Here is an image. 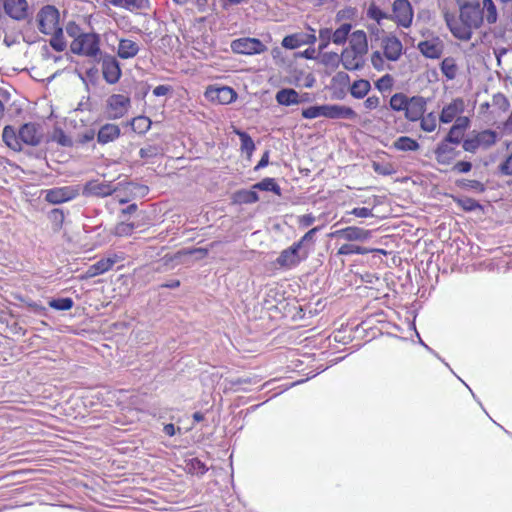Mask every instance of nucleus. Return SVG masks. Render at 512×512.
<instances>
[{
	"label": "nucleus",
	"mask_w": 512,
	"mask_h": 512,
	"mask_svg": "<svg viewBox=\"0 0 512 512\" xmlns=\"http://www.w3.org/2000/svg\"><path fill=\"white\" fill-rule=\"evenodd\" d=\"M119 260L120 257L116 254L112 255L111 257L101 258L96 263L88 267L85 275L82 278L89 279L104 274L105 272L112 269L113 265Z\"/></svg>",
	"instance_id": "obj_22"
},
{
	"label": "nucleus",
	"mask_w": 512,
	"mask_h": 512,
	"mask_svg": "<svg viewBox=\"0 0 512 512\" xmlns=\"http://www.w3.org/2000/svg\"><path fill=\"white\" fill-rule=\"evenodd\" d=\"M204 95L211 102L222 105L230 104L237 98V93L229 86H209L206 88Z\"/></svg>",
	"instance_id": "obj_15"
},
{
	"label": "nucleus",
	"mask_w": 512,
	"mask_h": 512,
	"mask_svg": "<svg viewBox=\"0 0 512 512\" xmlns=\"http://www.w3.org/2000/svg\"><path fill=\"white\" fill-rule=\"evenodd\" d=\"M300 248L293 243L288 248L281 251L275 260V265L278 268L290 270L297 267L302 261L306 260L308 253L300 254Z\"/></svg>",
	"instance_id": "obj_11"
},
{
	"label": "nucleus",
	"mask_w": 512,
	"mask_h": 512,
	"mask_svg": "<svg viewBox=\"0 0 512 512\" xmlns=\"http://www.w3.org/2000/svg\"><path fill=\"white\" fill-rule=\"evenodd\" d=\"M311 33L309 34H301L303 45H312L316 42L317 37L315 35V30L310 29Z\"/></svg>",
	"instance_id": "obj_61"
},
{
	"label": "nucleus",
	"mask_w": 512,
	"mask_h": 512,
	"mask_svg": "<svg viewBox=\"0 0 512 512\" xmlns=\"http://www.w3.org/2000/svg\"><path fill=\"white\" fill-rule=\"evenodd\" d=\"M393 85L394 78L390 74L383 75L375 82V87L382 93L390 91L393 88Z\"/></svg>",
	"instance_id": "obj_44"
},
{
	"label": "nucleus",
	"mask_w": 512,
	"mask_h": 512,
	"mask_svg": "<svg viewBox=\"0 0 512 512\" xmlns=\"http://www.w3.org/2000/svg\"><path fill=\"white\" fill-rule=\"evenodd\" d=\"M332 42V30L329 28H323L319 30V50H323L328 47Z\"/></svg>",
	"instance_id": "obj_48"
},
{
	"label": "nucleus",
	"mask_w": 512,
	"mask_h": 512,
	"mask_svg": "<svg viewBox=\"0 0 512 512\" xmlns=\"http://www.w3.org/2000/svg\"><path fill=\"white\" fill-rule=\"evenodd\" d=\"M464 135L465 132L452 125L444 139L450 143L458 145L462 142Z\"/></svg>",
	"instance_id": "obj_45"
},
{
	"label": "nucleus",
	"mask_w": 512,
	"mask_h": 512,
	"mask_svg": "<svg viewBox=\"0 0 512 512\" xmlns=\"http://www.w3.org/2000/svg\"><path fill=\"white\" fill-rule=\"evenodd\" d=\"M100 39L95 33L79 34L70 45L72 53L87 57H96L100 52Z\"/></svg>",
	"instance_id": "obj_7"
},
{
	"label": "nucleus",
	"mask_w": 512,
	"mask_h": 512,
	"mask_svg": "<svg viewBox=\"0 0 512 512\" xmlns=\"http://www.w3.org/2000/svg\"><path fill=\"white\" fill-rule=\"evenodd\" d=\"M363 104L367 110H375L380 105V98L376 95L369 96L366 98Z\"/></svg>",
	"instance_id": "obj_58"
},
{
	"label": "nucleus",
	"mask_w": 512,
	"mask_h": 512,
	"mask_svg": "<svg viewBox=\"0 0 512 512\" xmlns=\"http://www.w3.org/2000/svg\"><path fill=\"white\" fill-rule=\"evenodd\" d=\"M351 28V24L343 23L335 31H332V42L337 45L344 44L348 39V35L351 31Z\"/></svg>",
	"instance_id": "obj_36"
},
{
	"label": "nucleus",
	"mask_w": 512,
	"mask_h": 512,
	"mask_svg": "<svg viewBox=\"0 0 512 512\" xmlns=\"http://www.w3.org/2000/svg\"><path fill=\"white\" fill-rule=\"evenodd\" d=\"M367 53V35L363 30H356L351 33L348 40V46L341 52V63L346 70H360L365 65Z\"/></svg>",
	"instance_id": "obj_3"
},
{
	"label": "nucleus",
	"mask_w": 512,
	"mask_h": 512,
	"mask_svg": "<svg viewBox=\"0 0 512 512\" xmlns=\"http://www.w3.org/2000/svg\"><path fill=\"white\" fill-rule=\"evenodd\" d=\"M420 128L424 132L431 133L437 128V116L434 112L423 114V117L419 120Z\"/></svg>",
	"instance_id": "obj_37"
},
{
	"label": "nucleus",
	"mask_w": 512,
	"mask_h": 512,
	"mask_svg": "<svg viewBox=\"0 0 512 512\" xmlns=\"http://www.w3.org/2000/svg\"><path fill=\"white\" fill-rule=\"evenodd\" d=\"M102 73L104 79L110 84H114L119 80L121 69L115 58H109L103 61Z\"/></svg>",
	"instance_id": "obj_24"
},
{
	"label": "nucleus",
	"mask_w": 512,
	"mask_h": 512,
	"mask_svg": "<svg viewBox=\"0 0 512 512\" xmlns=\"http://www.w3.org/2000/svg\"><path fill=\"white\" fill-rule=\"evenodd\" d=\"M465 110V101L461 97L451 100L445 104L439 114V121L443 124H449L459 117Z\"/></svg>",
	"instance_id": "obj_16"
},
{
	"label": "nucleus",
	"mask_w": 512,
	"mask_h": 512,
	"mask_svg": "<svg viewBox=\"0 0 512 512\" xmlns=\"http://www.w3.org/2000/svg\"><path fill=\"white\" fill-rule=\"evenodd\" d=\"M440 70L446 80H454L459 72L456 59L453 57H445L440 63Z\"/></svg>",
	"instance_id": "obj_29"
},
{
	"label": "nucleus",
	"mask_w": 512,
	"mask_h": 512,
	"mask_svg": "<svg viewBox=\"0 0 512 512\" xmlns=\"http://www.w3.org/2000/svg\"><path fill=\"white\" fill-rule=\"evenodd\" d=\"M457 145L443 139L434 150L435 159L439 164L449 165L458 156Z\"/></svg>",
	"instance_id": "obj_17"
},
{
	"label": "nucleus",
	"mask_w": 512,
	"mask_h": 512,
	"mask_svg": "<svg viewBox=\"0 0 512 512\" xmlns=\"http://www.w3.org/2000/svg\"><path fill=\"white\" fill-rule=\"evenodd\" d=\"M115 191L116 188L112 185L111 182H101L99 180H90L84 185L83 188L84 195L96 197H107L113 194Z\"/></svg>",
	"instance_id": "obj_20"
},
{
	"label": "nucleus",
	"mask_w": 512,
	"mask_h": 512,
	"mask_svg": "<svg viewBox=\"0 0 512 512\" xmlns=\"http://www.w3.org/2000/svg\"><path fill=\"white\" fill-rule=\"evenodd\" d=\"M457 204L465 211H474L480 208V204L473 198H461L457 199Z\"/></svg>",
	"instance_id": "obj_50"
},
{
	"label": "nucleus",
	"mask_w": 512,
	"mask_h": 512,
	"mask_svg": "<svg viewBox=\"0 0 512 512\" xmlns=\"http://www.w3.org/2000/svg\"><path fill=\"white\" fill-rule=\"evenodd\" d=\"M376 159L372 160L371 166L374 172L381 176H391L397 172V169L391 161L390 155L386 151H378L375 154Z\"/></svg>",
	"instance_id": "obj_19"
},
{
	"label": "nucleus",
	"mask_w": 512,
	"mask_h": 512,
	"mask_svg": "<svg viewBox=\"0 0 512 512\" xmlns=\"http://www.w3.org/2000/svg\"><path fill=\"white\" fill-rule=\"evenodd\" d=\"M392 147L397 151L415 152L420 149V144L409 136H400L393 142Z\"/></svg>",
	"instance_id": "obj_30"
},
{
	"label": "nucleus",
	"mask_w": 512,
	"mask_h": 512,
	"mask_svg": "<svg viewBox=\"0 0 512 512\" xmlns=\"http://www.w3.org/2000/svg\"><path fill=\"white\" fill-rule=\"evenodd\" d=\"M428 99L421 95L408 96L397 92L390 97L389 106L394 112H402L409 122H418L427 110Z\"/></svg>",
	"instance_id": "obj_4"
},
{
	"label": "nucleus",
	"mask_w": 512,
	"mask_h": 512,
	"mask_svg": "<svg viewBox=\"0 0 512 512\" xmlns=\"http://www.w3.org/2000/svg\"><path fill=\"white\" fill-rule=\"evenodd\" d=\"M188 469L190 472L198 475H203L208 470L206 465L197 458H194L190 461L188 464Z\"/></svg>",
	"instance_id": "obj_49"
},
{
	"label": "nucleus",
	"mask_w": 512,
	"mask_h": 512,
	"mask_svg": "<svg viewBox=\"0 0 512 512\" xmlns=\"http://www.w3.org/2000/svg\"><path fill=\"white\" fill-rule=\"evenodd\" d=\"M50 219L55 224L56 229H60L64 222V213L60 209H53L50 213Z\"/></svg>",
	"instance_id": "obj_53"
},
{
	"label": "nucleus",
	"mask_w": 512,
	"mask_h": 512,
	"mask_svg": "<svg viewBox=\"0 0 512 512\" xmlns=\"http://www.w3.org/2000/svg\"><path fill=\"white\" fill-rule=\"evenodd\" d=\"M78 190L70 186L56 187L46 191L45 200L51 204H61L76 198Z\"/></svg>",
	"instance_id": "obj_18"
},
{
	"label": "nucleus",
	"mask_w": 512,
	"mask_h": 512,
	"mask_svg": "<svg viewBox=\"0 0 512 512\" xmlns=\"http://www.w3.org/2000/svg\"><path fill=\"white\" fill-rule=\"evenodd\" d=\"M275 99L278 104L283 106L296 105L302 102L298 92L292 88L279 90L275 95Z\"/></svg>",
	"instance_id": "obj_27"
},
{
	"label": "nucleus",
	"mask_w": 512,
	"mask_h": 512,
	"mask_svg": "<svg viewBox=\"0 0 512 512\" xmlns=\"http://www.w3.org/2000/svg\"><path fill=\"white\" fill-rule=\"evenodd\" d=\"M366 16L368 19L375 21L380 24L382 20L389 19L390 14L382 10L375 2H371L366 10Z\"/></svg>",
	"instance_id": "obj_32"
},
{
	"label": "nucleus",
	"mask_w": 512,
	"mask_h": 512,
	"mask_svg": "<svg viewBox=\"0 0 512 512\" xmlns=\"http://www.w3.org/2000/svg\"><path fill=\"white\" fill-rule=\"evenodd\" d=\"M50 35H51V39H50L51 47L57 52L63 51L66 48V41L64 39L62 28L60 27L59 31H56L54 34H50Z\"/></svg>",
	"instance_id": "obj_40"
},
{
	"label": "nucleus",
	"mask_w": 512,
	"mask_h": 512,
	"mask_svg": "<svg viewBox=\"0 0 512 512\" xmlns=\"http://www.w3.org/2000/svg\"><path fill=\"white\" fill-rule=\"evenodd\" d=\"M316 218L312 213L300 215L297 218V223L300 228H307L315 222Z\"/></svg>",
	"instance_id": "obj_54"
},
{
	"label": "nucleus",
	"mask_w": 512,
	"mask_h": 512,
	"mask_svg": "<svg viewBox=\"0 0 512 512\" xmlns=\"http://www.w3.org/2000/svg\"><path fill=\"white\" fill-rule=\"evenodd\" d=\"M38 28L43 34L59 31V12L51 5H46L37 14Z\"/></svg>",
	"instance_id": "obj_9"
},
{
	"label": "nucleus",
	"mask_w": 512,
	"mask_h": 512,
	"mask_svg": "<svg viewBox=\"0 0 512 512\" xmlns=\"http://www.w3.org/2000/svg\"><path fill=\"white\" fill-rule=\"evenodd\" d=\"M492 101L493 105L496 106L501 112H507L510 108V102L508 98L502 93L495 94Z\"/></svg>",
	"instance_id": "obj_47"
},
{
	"label": "nucleus",
	"mask_w": 512,
	"mask_h": 512,
	"mask_svg": "<svg viewBox=\"0 0 512 512\" xmlns=\"http://www.w3.org/2000/svg\"><path fill=\"white\" fill-rule=\"evenodd\" d=\"M171 91V87L168 85H159L153 89V95L156 97L165 96Z\"/></svg>",
	"instance_id": "obj_63"
},
{
	"label": "nucleus",
	"mask_w": 512,
	"mask_h": 512,
	"mask_svg": "<svg viewBox=\"0 0 512 512\" xmlns=\"http://www.w3.org/2000/svg\"><path fill=\"white\" fill-rule=\"evenodd\" d=\"M139 44L131 39L123 38L119 40L117 55L121 59L134 58L139 53Z\"/></svg>",
	"instance_id": "obj_26"
},
{
	"label": "nucleus",
	"mask_w": 512,
	"mask_h": 512,
	"mask_svg": "<svg viewBox=\"0 0 512 512\" xmlns=\"http://www.w3.org/2000/svg\"><path fill=\"white\" fill-rule=\"evenodd\" d=\"M413 17L414 12L409 0L393 1L390 20L394 21L398 27L409 28L412 25Z\"/></svg>",
	"instance_id": "obj_10"
},
{
	"label": "nucleus",
	"mask_w": 512,
	"mask_h": 512,
	"mask_svg": "<svg viewBox=\"0 0 512 512\" xmlns=\"http://www.w3.org/2000/svg\"><path fill=\"white\" fill-rule=\"evenodd\" d=\"M370 82L366 79L355 80L350 87V94L356 99L364 98L370 91Z\"/></svg>",
	"instance_id": "obj_31"
},
{
	"label": "nucleus",
	"mask_w": 512,
	"mask_h": 512,
	"mask_svg": "<svg viewBox=\"0 0 512 512\" xmlns=\"http://www.w3.org/2000/svg\"><path fill=\"white\" fill-rule=\"evenodd\" d=\"M252 188L260 191H271L277 196H281V188L274 178H264L260 182L254 184Z\"/></svg>",
	"instance_id": "obj_33"
},
{
	"label": "nucleus",
	"mask_w": 512,
	"mask_h": 512,
	"mask_svg": "<svg viewBox=\"0 0 512 512\" xmlns=\"http://www.w3.org/2000/svg\"><path fill=\"white\" fill-rule=\"evenodd\" d=\"M455 3L459 15L446 10L443 17L451 34L461 41H469L473 31L484 22H497L498 12L493 0H455Z\"/></svg>",
	"instance_id": "obj_1"
},
{
	"label": "nucleus",
	"mask_w": 512,
	"mask_h": 512,
	"mask_svg": "<svg viewBox=\"0 0 512 512\" xmlns=\"http://www.w3.org/2000/svg\"><path fill=\"white\" fill-rule=\"evenodd\" d=\"M130 107V97L123 94H112L107 100V118L113 120L120 119L128 113Z\"/></svg>",
	"instance_id": "obj_12"
},
{
	"label": "nucleus",
	"mask_w": 512,
	"mask_h": 512,
	"mask_svg": "<svg viewBox=\"0 0 512 512\" xmlns=\"http://www.w3.org/2000/svg\"><path fill=\"white\" fill-rule=\"evenodd\" d=\"M5 13L15 20H23L27 16L28 4L26 0H4Z\"/></svg>",
	"instance_id": "obj_23"
},
{
	"label": "nucleus",
	"mask_w": 512,
	"mask_h": 512,
	"mask_svg": "<svg viewBox=\"0 0 512 512\" xmlns=\"http://www.w3.org/2000/svg\"><path fill=\"white\" fill-rule=\"evenodd\" d=\"M234 132L239 136L241 140V150L243 152H246L248 156H251L253 151L255 150V144L250 135L244 131H240L237 129H235Z\"/></svg>",
	"instance_id": "obj_39"
},
{
	"label": "nucleus",
	"mask_w": 512,
	"mask_h": 512,
	"mask_svg": "<svg viewBox=\"0 0 512 512\" xmlns=\"http://www.w3.org/2000/svg\"><path fill=\"white\" fill-rule=\"evenodd\" d=\"M380 48V51L376 50L371 54V64L377 71L385 69V60L395 62L403 54V44L393 34H387L380 38Z\"/></svg>",
	"instance_id": "obj_5"
},
{
	"label": "nucleus",
	"mask_w": 512,
	"mask_h": 512,
	"mask_svg": "<svg viewBox=\"0 0 512 512\" xmlns=\"http://www.w3.org/2000/svg\"><path fill=\"white\" fill-rule=\"evenodd\" d=\"M498 140V134L490 129L472 132L463 140L462 148L466 152L475 153L479 149H488Z\"/></svg>",
	"instance_id": "obj_8"
},
{
	"label": "nucleus",
	"mask_w": 512,
	"mask_h": 512,
	"mask_svg": "<svg viewBox=\"0 0 512 512\" xmlns=\"http://www.w3.org/2000/svg\"><path fill=\"white\" fill-rule=\"evenodd\" d=\"M108 4L123 8L125 10L140 9L143 7V0H106Z\"/></svg>",
	"instance_id": "obj_38"
},
{
	"label": "nucleus",
	"mask_w": 512,
	"mask_h": 512,
	"mask_svg": "<svg viewBox=\"0 0 512 512\" xmlns=\"http://www.w3.org/2000/svg\"><path fill=\"white\" fill-rule=\"evenodd\" d=\"M151 120L146 116H136L130 121L131 128L138 134H145L151 128Z\"/></svg>",
	"instance_id": "obj_35"
},
{
	"label": "nucleus",
	"mask_w": 512,
	"mask_h": 512,
	"mask_svg": "<svg viewBox=\"0 0 512 512\" xmlns=\"http://www.w3.org/2000/svg\"><path fill=\"white\" fill-rule=\"evenodd\" d=\"M376 251L375 249L364 247L357 243L345 242L343 243L337 250L338 256H350V255H366ZM382 253H385L384 250H379Z\"/></svg>",
	"instance_id": "obj_25"
},
{
	"label": "nucleus",
	"mask_w": 512,
	"mask_h": 512,
	"mask_svg": "<svg viewBox=\"0 0 512 512\" xmlns=\"http://www.w3.org/2000/svg\"><path fill=\"white\" fill-rule=\"evenodd\" d=\"M318 230H319L318 227H314V228L310 229L308 232H306L300 238V240H298V241H296L294 243L301 249L305 242L311 241L313 239L314 235L316 234V232Z\"/></svg>",
	"instance_id": "obj_57"
},
{
	"label": "nucleus",
	"mask_w": 512,
	"mask_h": 512,
	"mask_svg": "<svg viewBox=\"0 0 512 512\" xmlns=\"http://www.w3.org/2000/svg\"><path fill=\"white\" fill-rule=\"evenodd\" d=\"M231 49L236 54L256 55L264 53L267 47L258 38L242 37L231 42Z\"/></svg>",
	"instance_id": "obj_13"
},
{
	"label": "nucleus",
	"mask_w": 512,
	"mask_h": 512,
	"mask_svg": "<svg viewBox=\"0 0 512 512\" xmlns=\"http://www.w3.org/2000/svg\"><path fill=\"white\" fill-rule=\"evenodd\" d=\"M135 227L136 226L134 223L119 222L114 227L113 233H114V235H116L118 237H127V236L132 235Z\"/></svg>",
	"instance_id": "obj_42"
},
{
	"label": "nucleus",
	"mask_w": 512,
	"mask_h": 512,
	"mask_svg": "<svg viewBox=\"0 0 512 512\" xmlns=\"http://www.w3.org/2000/svg\"><path fill=\"white\" fill-rule=\"evenodd\" d=\"M74 305V302L72 298L66 297V298H58V299H52L49 302V306L55 310L60 311H67L70 310Z\"/></svg>",
	"instance_id": "obj_43"
},
{
	"label": "nucleus",
	"mask_w": 512,
	"mask_h": 512,
	"mask_svg": "<svg viewBox=\"0 0 512 512\" xmlns=\"http://www.w3.org/2000/svg\"><path fill=\"white\" fill-rule=\"evenodd\" d=\"M302 117L305 119H315L325 117L329 119H354L357 114L348 106L338 104H325L310 106L302 110Z\"/></svg>",
	"instance_id": "obj_6"
},
{
	"label": "nucleus",
	"mask_w": 512,
	"mask_h": 512,
	"mask_svg": "<svg viewBox=\"0 0 512 512\" xmlns=\"http://www.w3.org/2000/svg\"><path fill=\"white\" fill-rule=\"evenodd\" d=\"M161 149L156 145H149L141 148L139 155L142 159L153 158L160 154Z\"/></svg>",
	"instance_id": "obj_51"
},
{
	"label": "nucleus",
	"mask_w": 512,
	"mask_h": 512,
	"mask_svg": "<svg viewBox=\"0 0 512 512\" xmlns=\"http://www.w3.org/2000/svg\"><path fill=\"white\" fill-rule=\"evenodd\" d=\"M120 136V128L116 124L103 125L97 134V141L101 144H107Z\"/></svg>",
	"instance_id": "obj_28"
},
{
	"label": "nucleus",
	"mask_w": 512,
	"mask_h": 512,
	"mask_svg": "<svg viewBox=\"0 0 512 512\" xmlns=\"http://www.w3.org/2000/svg\"><path fill=\"white\" fill-rule=\"evenodd\" d=\"M500 170L504 175L512 176V153L508 156L505 162L501 164Z\"/></svg>",
	"instance_id": "obj_60"
},
{
	"label": "nucleus",
	"mask_w": 512,
	"mask_h": 512,
	"mask_svg": "<svg viewBox=\"0 0 512 512\" xmlns=\"http://www.w3.org/2000/svg\"><path fill=\"white\" fill-rule=\"evenodd\" d=\"M330 236L359 244L371 238V231L357 226H348L332 232Z\"/></svg>",
	"instance_id": "obj_14"
},
{
	"label": "nucleus",
	"mask_w": 512,
	"mask_h": 512,
	"mask_svg": "<svg viewBox=\"0 0 512 512\" xmlns=\"http://www.w3.org/2000/svg\"><path fill=\"white\" fill-rule=\"evenodd\" d=\"M472 169V164L468 161H458L453 170L458 173H468Z\"/></svg>",
	"instance_id": "obj_59"
},
{
	"label": "nucleus",
	"mask_w": 512,
	"mask_h": 512,
	"mask_svg": "<svg viewBox=\"0 0 512 512\" xmlns=\"http://www.w3.org/2000/svg\"><path fill=\"white\" fill-rule=\"evenodd\" d=\"M356 8L353 7H345L344 9H341L337 12V19L343 20V19H353L356 16Z\"/></svg>",
	"instance_id": "obj_55"
},
{
	"label": "nucleus",
	"mask_w": 512,
	"mask_h": 512,
	"mask_svg": "<svg viewBox=\"0 0 512 512\" xmlns=\"http://www.w3.org/2000/svg\"><path fill=\"white\" fill-rule=\"evenodd\" d=\"M282 46L286 49H296L303 46L300 33L287 35L282 40Z\"/></svg>",
	"instance_id": "obj_41"
},
{
	"label": "nucleus",
	"mask_w": 512,
	"mask_h": 512,
	"mask_svg": "<svg viewBox=\"0 0 512 512\" xmlns=\"http://www.w3.org/2000/svg\"><path fill=\"white\" fill-rule=\"evenodd\" d=\"M346 215H353L358 218H368L373 216L372 209L367 207H356L351 211L346 212Z\"/></svg>",
	"instance_id": "obj_52"
},
{
	"label": "nucleus",
	"mask_w": 512,
	"mask_h": 512,
	"mask_svg": "<svg viewBox=\"0 0 512 512\" xmlns=\"http://www.w3.org/2000/svg\"><path fill=\"white\" fill-rule=\"evenodd\" d=\"M3 142L13 151L20 152L23 144L27 146H38L43 139V130L39 123L29 122L23 124L18 132L11 125H6L2 132Z\"/></svg>",
	"instance_id": "obj_2"
},
{
	"label": "nucleus",
	"mask_w": 512,
	"mask_h": 512,
	"mask_svg": "<svg viewBox=\"0 0 512 512\" xmlns=\"http://www.w3.org/2000/svg\"><path fill=\"white\" fill-rule=\"evenodd\" d=\"M187 254H198L199 258H205L208 255V249L207 248H194L190 249L186 252Z\"/></svg>",
	"instance_id": "obj_64"
},
{
	"label": "nucleus",
	"mask_w": 512,
	"mask_h": 512,
	"mask_svg": "<svg viewBox=\"0 0 512 512\" xmlns=\"http://www.w3.org/2000/svg\"><path fill=\"white\" fill-rule=\"evenodd\" d=\"M66 32L69 36L74 37V39L81 34L79 26L74 22H69L66 26Z\"/></svg>",
	"instance_id": "obj_62"
},
{
	"label": "nucleus",
	"mask_w": 512,
	"mask_h": 512,
	"mask_svg": "<svg viewBox=\"0 0 512 512\" xmlns=\"http://www.w3.org/2000/svg\"><path fill=\"white\" fill-rule=\"evenodd\" d=\"M52 139H53V141L57 142L61 146H64V147L72 146L71 138L68 137L65 134V132L62 129H60V128H57V129L54 130L53 135H52Z\"/></svg>",
	"instance_id": "obj_46"
},
{
	"label": "nucleus",
	"mask_w": 512,
	"mask_h": 512,
	"mask_svg": "<svg viewBox=\"0 0 512 512\" xmlns=\"http://www.w3.org/2000/svg\"><path fill=\"white\" fill-rule=\"evenodd\" d=\"M234 201L237 203L252 204L259 201V196L255 189H242L234 194Z\"/></svg>",
	"instance_id": "obj_34"
},
{
	"label": "nucleus",
	"mask_w": 512,
	"mask_h": 512,
	"mask_svg": "<svg viewBox=\"0 0 512 512\" xmlns=\"http://www.w3.org/2000/svg\"><path fill=\"white\" fill-rule=\"evenodd\" d=\"M418 50L423 56L429 59H438L444 51V44L438 37L420 41L417 45Z\"/></svg>",
	"instance_id": "obj_21"
},
{
	"label": "nucleus",
	"mask_w": 512,
	"mask_h": 512,
	"mask_svg": "<svg viewBox=\"0 0 512 512\" xmlns=\"http://www.w3.org/2000/svg\"><path fill=\"white\" fill-rule=\"evenodd\" d=\"M454 124L456 128L462 130L463 132H466V130L470 127V119L467 116H462V114L454 119Z\"/></svg>",
	"instance_id": "obj_56"
}]
</instances>
